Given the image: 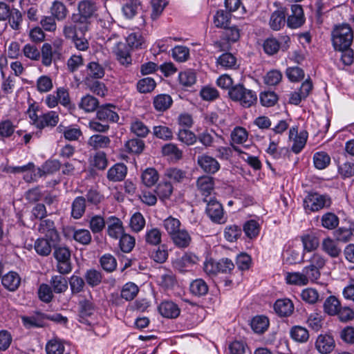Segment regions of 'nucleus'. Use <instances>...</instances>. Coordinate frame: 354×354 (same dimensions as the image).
Listing matches in <instances>:
<instances>
[{"label": "nucleus", "mask_w": 354, "mask_h": 354, "mask_svg": "<svg viewBox=\"0 0 354 354\" xmlns=\"http://www.w3.org/2000/svg\"><path fill=\"white\" fill-rule=\"evenodd\" d=\"M331 39L335 50L346 49L353 41V30L348 24L335 25L331 32Z\"/></svg>", "instance_id": "obj_1"}, {"label": "nucleus", "mask_w": 354, "mask_h": 354, "mask_svg": "<svg viewBox=\"0 0 354 354\" xmlns=\"http://www.w3.org/2000/svg\"><path fill=\"white\" fill-rule=\"evenodd\" d=\"M228 95L231 100L239 102L245 108H249L257 102L256 93L240 84L232 86L230 89Z\"/></svg>", "instance_id": "obj_2"}, {"label": "nucleus", "mask_w": 354, "mask_h": 354, "mask_svg": "<svg viewBox=\"0 0 354 354\" xmlns=\"http://www.w3.org/2000/svg\"><path fill=\"white\" fill-rule=\"evenodd\" d=\"M71 22L64 26L63 32L66 38L74 37L76 35H86L91 28V21L82 19L72 14Z\"/></svg>", "instance_id": "obj_3"}, {"label": "nucleus", "mask_w": 354, "mask_h": 354, "mask_svg": "<svg viewBox=\"0 0 354 354\" xmlns=\"http://www.w3.org/2000/svg\"><path fill=\"white\" fill-rule=\"evenodd\" d=\"M53 255L57 261V271L62 274L69 273L72 270L70 250L66 246L55 245Z\"/></svg>", "instance_id": "obj_4"}, {"label": "nucleus", "mask_w": 354, "mask_h": 354, "mask_svg": "<svg viewBox=\"0 0 354 354\" xmlns=\"http://www.w3.org/2000/svg\"><path fill=\"white\" fill-rule=\"evenodd\" d=\"M331 200L326 195L318 193H310L304 201V207L306 212H316L324 207H330Z\"/></svg>", "instance_id": "obj_5"}, {"label": "nucleus", "mask_w": 354, "mask_h": 354, "mask_svg": "<svg viewBox=\"0 0 354 354\" xmlns=\"http://www.w3.org/2000/svg\"><path fill=\"white\" fill-rule=\"evenodd\" d=\"M204 201L207 203L206 213L209 218L214 223H224V213L222 205L217 201L212 198L209 201L205 198Z\"/></svg>", "instance_id": "obj_6"}, {"label": "nucleus", "mask_w": 354, "mask_h": 354, "mask_svg": "<svg viewBox=\"0 0 354 354\" xmlns=\"http://www.w3.org/2000/svg\"><path fill=\"white\" fill-rule=\"evenodd\" d=\"M38 231L44 234L45 237L49 239L53 244L57 243L59 240V235L55 226L54 221L50 219L41 221Z\"/></svg>", "instance_id": "obj_7"}, {"label": "nucleus", "mask_w": 354, "mask_h": 354, "mask_svg": "<svg viewBox=\"0 0 354 354\" xmlns=\"http://www.w3.org/2000/svg\"><path fill=\"white\" fill-rule=\"evenodd\" d=\"M97 10V7L95 2L91 0H82L77 4V12L73 15L91 21Z\"/></svg>", "instance_id": "obj_8"}, {"label": "nucleus", "mask_w": 354, "mask_h": 354, "mask_svg": "<svg viewBox=\"0 0 354 354\" xmlns=\"http://www.w3.org/2000/svg\"><path fill=\"white\" fill-rule=\"evenodd\" d=\"M197 163L207 174H215L220 169L218 162L214 158L205 154L198 156Z\"/></svg>", "instance_id": "obj_9"}, {"label": "nucleus", "mask_w": 354, "mask_h": 354, "mask_svg": "<svg viewBox=\"0 0 354 354\" xmlns=\"http://www.w3.org/2000/svg\"><path fill=\"white\" fill-rule=\"evenodd\" d=\"M292 14L288 16L287 24L291 28H297L302 26L305 21L304 10L301 6L293 4L291 6Z\"/></svg>", "instance_id": "obj_10"}, {"label": "nucleus", "mask_w": 354, "mask_h": 354, "mask_svg": "<svg viewBox=\"0 0 354 354\" xmlns=\"http://www.w3.org/2000/svg\"><path fill=\"white\" fill-rule=\"evenodd\" d=\"M117 60L123 66H128L131 64L132 59L129 47L125 44L118 42L113 50Z\"/></svg>", "instance_id": "obj_11"}, {"label": "nucleus", "mask_w": 354, "mask_h": 354, "mask_svg": "<svg viewBox=\"0 0 354 354\" xmlns=\"http://www.w3.org/2000/svg\"><path fill=\"white\" fill-rule=\"evenodd\" d=\"M315 347L322 354L330 353L335 348V341L330 335H320L318 336Z\"/></svg>", "instance_id": "obj_12"}, {"label": "nucleus", "mask_w": 354, "mask_h": 354, "mask_svg": "<svg viewBox=\"0 0 354 354\" xmlns=\"http://www.w3.org/2000/svg\"><path fill=\"white\" fill-rule=\"evenodd\" d=\"M322 250L331 258H337L342 253V249L336 239L326 237L322 243Z\"/></svg>", "instance_id": "obj_13"}, {"label": "nucleus", "mask_w": 354, "mask_h": 354, "mask_svg": "<svg viewBox=\"0 0 354 354\" xmlns=\"http://www.w3.org/2000/svg\"><path fill=\"white\" fill-rule=\"evenodd\" d=\"M276 313L280 317H289L294 311V305L289 299H277L274 304Z\"/></svg>", "instance_id": "obj_14"}, {"label": "nucleus", "mask_w": 354, "mask_h": 354, "mask_svg": "<svg viewBox=\"0 0 354 354\" xmlns=\"http://www.w3.org/2000/svg\"><path fill=\"white\" fill-rule=\"evenodd\" d=\"M59 115L55 111H49L39 116L37 120V128L43 129L46 127H55L59 122Z\"/></svg>", "instance_id": "obj_15"}, {"label": "nucleus", "mask_w": 354, "mask_h": 354, "mask_svg": "<svg viewBox=\"0 0 354 354\" xmlns=\"http://www.w3.org/2000/svg\"><path fill=\"white\" fill-rule=\"evenodd\" d=\"M160 313L167 318H176L180 315V309L172 301H163L158 306Z\"/></svg>", "instance_id": "obj_16"}, {"label": "nucleus", "mask_w": 354, "mask_h": 354, "mask_svg": "<svg viewBox=\"0 0 354 354\" xmlns=\"http://www.w3.org/2000/svg\"><path fill=\"white\" fill-rule=\"evenodd\" d=\"M55 245L56 243L53 244L49 239L45 237L37 239L35 242L34 248L38 254L46 257L50 254L52 248H55Z\"/></svg>", "instance_id": "obj_17"}, {"label": "nucleus", "mask_w": 354, "mask_h": 354, "mask_svg": "<svg viewBox=\"0 0 354 354\" xmlns=\"http://www.w3.org/2000/svg\"><path fill=\"white\" fill-rule=\"evenodd\" d=\"M2 285L9 291H15L21 283V277L15 272H10L2 277Z\"/></svg>", "instance_id": "obj_18"}, {"label": "nucleus", "mask_w": 354, "mask_h": 354, "mask_svg": "<svg viewBox=\"0 0 354 354\" xmlns=\"http://www.w3.org/2000/svg\"><path fill=\"white\" fill-rule=\"evenodd\" d=\"M127 172V167L123 163H118L109 169L107 178L113 182L121 181L125 178Z\"/></svg>", "instance_id": "obj_19"}, {"label": "nucleus", "mask_w": 354, "mask_h": 354, "mask_svg": "<svg viewBox=\"0 0 354 354\" xmlns=\"http://www.w3.org/2000/svg\"><path fill=\"white\" fill-rule=\"evenodd\" d=\"M286 10L281 8L272 12L270 19V28L274 30H278L285 25Z\"/></svg>", "instance_id": "obj_20"}, {"label": "nucleus", "mask_w": 354, "mask_h": 354, "mask_svg": "<svg viewBox=\"0 0 354 354\" xmlns=\"http://www.w3.org/2000/svg\"><path fill=\"white\" fill-rule=\"evenodd\" d=\"M110 107H113V106L107 104L101 106L97 112V118L102 121L117 122L119 120V116Z\"/></svg>", "instance_id": "obj_21"}, {"label": "nucleus", "mask_w": 354, "mask_h": 354, "mask_svg": "<svg viewBox=\"0 0 354 354\" xmlns=\"http://www.w3.org/2000/svg\"><path fill=\"white\" fill-rule=\"evenodd\" d=\"M71 216L75 218H80L86 210V198L83 196H78L72 203Z\"/></svg>", "instance_id": "obj_22"}, {"label": "nucleus", "mask_w": 354, "mask_h": 354, "mask_svg": "<svg viewBox=\"0 0 354 354\" xmlns=\"http://www.w3.org/2000/svg\"><path fill=\"white\" fill-rule=\"evenodd\" d=\"M196 185L202 194L207 196L214 189L213 178L208 176H201L197 180Z\"/></svg>", "instance_id": "obj_23"}, {"label": "nucleus", "mask_w": 354, "mask_h": 354, "mask_svg": "<svg viewBox=\"0 0 354 354\" xmlns=\"http://www.w3.org/2000/svg\"><path fill=\"white\" fill-rule=\"evenodd\" d=\"M107 231L110 236L118 239L120 235L122 236L123 234L122 221L115 216L111 217L109 218Z\"/></svg>", "instance_id": "obj_24"}, {"label": "nucleus", "mask_w": 354, "mask_h": 354, "mask_svg": "<svg viewBox=\"0 0 354 354\" xmlns=\"http://www.w3.org/2000/svg\"><path fill=\"white\" fill-rule=\"evenodd\" d=\"M84 82L87 88L94 94L101 97L106 95L107 89L104 83L89 77H86Z\"/></svg>", "instance_id": "obj_25"}, {"label": "nucleus", "mask_w": 354, "mask_h": 354, "mask_svg": "<svg viewBox=\"0 0 354 354\" xmlns=\"http://www.w3.org/2000/svg\"><path fill=\"white\" fill-rule=\"evenodd\" d=\"M216 64L224 69H235L237 67L236 58L230 53L221 55L217 59Z\"/></svg>", "instance_id": "obj_26"}, {"label": "nucleus", "mask_w": 354, "mask_h": 354, "mask_svg": "<svg viewBox=\"0 0 354 354\" xmlns=\"http://www.w3.org/2000/svg\"><path fill=\"white\" fill-rule=\"evenodd\" d=\"M10 27L14 30H19L21 29L23 23V14L17 8H12L7 18Z\"/></svg>", "instance_id": "obj_27"}, {"label": "nucleus", "mask_w": 354, "mask_h": 354, "mask_svg": "<svg viewBox=\"0 0 354 354\" xmlns=\"http://www.w3.org/2000/svg\"><path fill=\"white\" fill-rule=\"evenodd\" d=\"M290 337L297 342L304 343L309 339L308 330L303 326H292L290 331Z\"/></svg>", "instance_id": "obj_28"}, {"label": "nucleus", "mask_w": 354, "mask_h": 354, "mask_svg": "<svg viewBox=\"0 0 354 354\" xmlns=\"http://www.w3.org/2000/svg\"><path fill=\"white\" fill-rule=\"evenodd\" d=\"M173 100L170 95L160 94L156 96L153 99V106L158 111H165L167 110L172 104Z\"/></svg>", "instance_id": "obj_29"}, {"label": "nucleus", "mask_w": 354, "mask_h": 354, "mask_svg": "<svg viewBox=\"0 0 354 354\" xmlns=\"http://www.w3.org/2000/svg\"><path fill=\"white\" fill-rule=\"evenodd\" d=\"M174 244L179 248L187 247L191 241V237L185 230H180L171 236Z\"/></svg>", "instance_id": "obj_30"}, {"label": "nucleus", "mask_w": 354, "mask_h": 354, "mask_svg": "<svg viewBox=\"0 0 354 354\" xmlns=\"http://www.w3.org/2000/svg\"><path fill=\"white\" fill-rule=\"evenodd\" d=\"M57 129L59 133H63L65 139L70 141L77 140L80 137L82 136L80 128L72 127H64L63 125L60 124Z\"/></svg>", "instance_id": "obj_31"}, {"label": "nucleus", "mask_w": 354, "mask_h": 354, "mask_svg": "<svg viewBox=\"0 0 354 354\" xmlns=\"http://www.w3.org/2000/svg\"><path fill=\"white\" fill-rule=\"evenodd\" d=\"M286 280L288 284L295 286H306L308 284L306 274L302 272H288Z\"/></svg>", "instance_id": "obj_32"}, {"label": "nucleus", "mask_w": 354, "mask_h": 354, "mask_svg": "<svg viewBox=\"0 0 354 354\" xmlns=\"http://www.w3.org/2000/svg\"><path fill=\"white\" fill-rule=\"evenodd\" d=\"M110 143V138L101 134L93 135L88 140V145L95 149L108 147Z\"/></svg>", "instance_id": "obj_33"}, {"label": "nucleus", "mask_w": 354, "mask_h": 354, "mask_svg": "<svg viewBox=\"0 0 354 354\" xmlns=\"http://www.w3.org/2000/svg\"><path fill=\"white\" fill-rule=\"evenodd\" d=\"M341 306L340 301L335 296L328 297L324 304V310L329 315H335Z\"/></svg>", "instance_id": "obj_34"}, {"label": "nucleus", "mask_w": 354, "mask_h": 354, "mask_svg": "<svg viewBox=\"0 0 354 354\" xmlns=\"http://www.w3.org/2000/svg\"><path fill=\"white\" fill-rule=\"evenodd\" d=\"M269 326V320L266 316H256L251 322V327L257 333H264Z\"/></svg>", "instance_id": "obj_35"}, {"label": "nucleus", "mask_w": 354, "mask_h": 354, "mask_svg": "<svg viewBox=\"0 0 354 354\" xmlns=\"http://www.w3.org/2000/svg\"><path fill=\"white\" fill-rule=\"evenodd\" d=\"M40 56H41V63L44 66H50L53 61H54V52L52 45L48 43L44 44L40 52Z\"/></svg>", "instance_id": "obj_36"}, {"label": "nucleus", "mask_w": 354, "mask_h": 354, "mask_svg": "<svg viewBox=\"0 0 354 354\" xmlns=\"http://www.w3.org/2000/svg\"><path fill=\"white\" fill-rule=\"evenodd\" d=\"M156 195L161 201L169 198L173 192V186L169 182L160 183L155 190Z\"/></svg>", "instance_id": "obj_37"}, {"label": "nucleus", "mask_w": 354, "mask_h": 354, "mask_svg": "<svg viewBox=\"0 0 354 354\" xmlns=\"http://www.w3.org/2000/svg\"><path fill=\"white\" fill-rule=\"evenodd\" d=\"M84 278L88 286L95 287L102 282V275L100 271L90 269L86 272Z\"/></svg>", "instance_id": "obj_38"}, {"label": "nucleus", "mask_w": 354, "mask_h": 354, "mask_svg": "<svg viewBox=\"0 0 354 354\" xmlns=\"http://www.w3.org/2000/svg\"><path fill=\"white\" fill-rule=\"evenodd\" d=\"M99 105L98 100L91 95L83 97L79 106L86 112L94 111Z\"/></svg>", "instance_id": "obj_39"}, {"label": "nucleus", "mask_w": 354, "mask_h": 354, "mask_svg": "<svg viewBox=\"0 0 354 354\" xmlns=\"http://www.w3.org/2000/svg\"><path fill=\"white\" fill-rule=\"evenodd\" d=\"M322 225L328 230H334L339 225V218L332 212L324 214L321 218Z\"/></svg>", "instance_id": "obj_40"}, {"label": "nucleus", "mask_w": 354, "mask_h": 354, "mask_svg": "<svg viewBox=\"0 0 354 354\" xmlns=\"http://www.w3.org/2000/svg\"><path fill=\"white\" fill-rule=\"evenodd\" d=\"M50 11L53 16L58 20H64L68 14V9L66 6L58 1H54L51 8Z\"/></svg>", "instance_id": "obj_41"}, {"label": "nucleus", "mask_w": 354, "mask_h": 354, "mask_svg": "<svg viewBox=\"0 0 354 354\" xmlns=\"http://www.w3.org/2000/svg\"><path fill=\"white\" fill-rule=\"evenodd\" d=\"M138 287L133 283H127L121 290V297L127 301L133 300L138 295Z\"/></svg>", "instance_id": "obj_42"}, {"label": "nucleus", "mask_w": 354, "mask_h": 354, "mask_svg": "<svg viewBox=\"0 0 354 354\" xmlns=\"http://www.w3.org/2000/svg\"><path fill=\"white\" fill-rule=\"evenodd\" d=\"M50 285L56 293H62L68 289V281L65 277L57 275L52 277Z\"/></svg>", "instance_id": "obj_43"}, {"label": "nucleus", "mask_w": 354, "mask_h": 354, "mask_svg": "<svg viewBox=\"0 0 354 354\" xmlns=\"http://www.w3.org/2000/svg\"><path fill=\"white\" fill-rule=\"evenodd\" d=\"M142 180L147 187H151L158 180V174L153 168H147L142 174Z\"/></svg>", "instance_id": "obj_44"}, {"label": "nucleus", "mask_w": 354, "mask_h": 354, "mask_svg": "<svg viewBox=\"0 0 354 354\" xmlns=\"http://www.w3.org/2000/svg\"><path fill=\"white\" fill-rule=\"evenodd\" d=\"M190 291L196 296H203L207 293L208 286L203 279H196L190 284Z\"/></svg>", "instance_id": "obj_45"}, {"label": "nucleus", "mask_w": 354, "mask_h": 354, "mask_svg": "<svg viewBox=\"0 0 354 354\" xmlns=\"http://www.w3.org/2000/svg\"><path fill=\"white\" fill-rule=\"evenodd\" d=\"M80 317L82 320L80 322H84L83 320H86V318L90 317L93 314L94 312V306L92 302L89 300L84 299L80 301Z\"/></svg>", "instance_id": "obj_46"}, {"label": "nucleus", "mask_w": 354, "mask_h": 354, "mask_svg": "<svg viewBox=\"0 0 354 354\" xmlns=\"http://www.w3.org/2000/svg\"><path fill=\"white\" fill-rule=\"evenodd\" d=\"M304 250L311 252L316 250L319 245V239L313 234H306L301 237Z\"/></svg>", "instance_id": "obj_47"}, {"label": "nucleus", "mask_w": 354, "mask_h": 354, "mask_svg": "<svg viewBox=\"0 0 354 354\" xmlns=\"http://www.w3.org/2000/svg\"><path fill=\"white\" fill-rule=\"evenodd\" d=\"M223 38L227 42H236L240 38V30L235 26L223 28Z\"/></svg>", "instance_id": "obj_48"}, {"label": "nucleus", "mask_w": 354, "mask_h": 354, "mask_svg": "<svg viewBox=\"0 0 354 354\" xmlns=\"http://www.w3.org/2000/svg\"><path fill=\"white\" fill-rule=\"evenodd\" d=\"M315 167L318 169L326 168L330 162V158L325 152H317L313 156Z\"/></svg>", "instance_id": "obj_49"}, {"label": "nucleus", "mask_w": 354, "mask_h": 354, "mask_svg": "<svg viewBox=\"0 0 354 354\" xmlns=\"http://www.w3.org/2000/svg\"><path fill=\"white\" fill-rule=\"evenodd\" d=\"M88 75L91 78L100 79L104 75V69L97 62H91L87 65Z\"/></svg>", "instance_id": "obj_50"}, {"label": "nucleus", "mask_w": 354, "mask_h": 354, "mask_svg": "<svg viewBox=\"0 0 354 354\" xmlns=\"http://www.w3.org/2000/svg\"><path fill=\"white\" fill-rule=\"evenodd\" d=\"M102 268L108 272L115 270L117 266L116 259L109 254L103 255L100 260Z\"/></svg>", "instance_id": "obj_51"}, {"label": "nucleus", "mask_w": 354, "mask_h": 354, "mask_svg": "<svg viewBox=\"0 0 354 354\" xmlns=\"http://www.w3.org/2000/svg\"><path fill=\"white\" fill-rule=\"evenodd\" d=\"M156 87V82L151 77H145L138 81L137 84V88L140 93H150Z\"/></svg>", "instance_id": "obj_52"}, {"label": "nucleus", "mask_w": 354, "mask_h": 354, "mask_svg": "<svg viewBox=\"0 0 354 354\" xmlns=\"http://www.w3.org/2000/svg\"><path fill=\"white\" fill-rule=\"evenodd\" d=\"M164 227L168 234L172 236L174 234L180 230V222L178 218L169 216L164 221Z\"/></svg>", "instance_id": "obj_53"}, {"label": "nucleus", "mask_w": 354, "mask_h": 354, "mask_svg": "<svg viewBox=\"0 0 354 354\" xmlns=\"http://www.w3.org/2000/svg\"><path fill=\"white\" fill-rule=\"evenodd\" d=\"M248 132L243 127H236L231 133L232 142L236 144H242L248 139Z\"/></svg>", "instance_id": "obj_54"}, {"label": "nucleus", "mask_w": 354, "mask_h": 354, "mask_svg": "<svg viewBox=\"0 0 354 354\" xmlns=\"http://www.w3.org/2000/svg\"><path fill=\"white\" fill-rule=\"evenodd\" d=\"M230 13L225 12L224 10H218L214 17V23L218 28H225L230 19Z\"/></svg>", "instance_id": "obj_55"}, {"label": "nucleus", "mask_w": 354, "mask_h": 354, "mask_svg": "<svg viewBox=\"0 0 354 354\" xmlns=\"http://www.w3.org/2000/svg\"><path fill=\"white\" fill-rule=\"evenodd\" d=\"M140 5L138 0H128L122 8V11L127 18L133 17Z\"/></svg>", "instance_id": "obj_56"}, {"label": "nucleus", "mask_w": 354, "mask_h": 354, "mask_svg": "<svg viewBox=\"0 0 354 354\" xmlns=\"http://www.w3.org/2000/svg\"><path fill=\"white\" fill-rule=\"evenodd\" d=\"M135 239L133 236L124 234L120 239V248L124 252H131L135 246Z\"/></svg>", "instance_id": "obj_57"}, {"label": "nucleus", "mask_w": 354, "mask_h": 354, "mask_svg": "<svg viewBox=\"0 0 354 354\" xmlns=\"http://www.w3.org/2000/svg\"><path fill=\"white\" fill-rule=\"evenodd\" d=\"M172 56L178 62H185L189 58V50L186 46H177L172 50Z\"/></svg>", "instance_id": "obj_58"}, {"label": "nucleus", "mask_w": 354, "mask_h": 354, "mask_svg": "<svg viewBox=\"0 0 354 354\" xmlns=\"http://www.w3.org/2000/svg\"><path fill=\"white\" fill-rule=\"evenodd\" d=\"M73 239L82 245H88L91 241V235L88 230L80 229L74 231Z\"/></svg>", "instance_id": "obj_59"}, {"label": "nucleus", "mask_w": 354, "mask_h": 354, "mask_svg": "<svg viewBox=\"0 0 354 354\" xmlns=\"http://www.w3.org/2000/svg\"><path fill=\"white\" fill-rule=\"evenodd\" d=\"M46 351L47 354H63L64 346L57 339H51L47 343Z\"/></svg>", "instance_id": "obj_60"}, {"label": "nucleus", "mask_w": 354, "mask_h": 354, "mask_svg": "<svg viewBox=\"0 0 354 354\" xmlns=\"http://www.w3.org/2000/svg\"><path fill=\"white\" fill-rule=\"evenodd\" d=\"M145 147L144 142L138 138H133L128 140L125 144L127 150L134 153H140L142 151Z\"/></svg>", "instance_id": "obj_61"}, {"label": "nucleus", "mask_w": 354, "mask_h": 354, "mask_svg": "<svg viewBox=\"0 0 354 354\" xmlns=\"http://www.w3.org/2000/svg\"><path fill=\"white\" fill-rule=\"evenodd\" d=\"M145 225V220L140 212L135 213L131 218L130 227L134 232H140Z\"/></svg>", "instance_id": "obj_62"}, {"label": "nucleus", "mask_w": 354, "mask_h": 354, "mask_svg": "<svg viewBox=\"0 0 354 354\" xmlns=\"http://www.w3.org/2000/svg\"><path fill=\"white\" fill-rule=\"evenodd\" d=\"M105 227V221L101 216H93L89 221V227L93 233H99L103 230Z\"/></svg>", "instance_id": "obj_63"}, {"label": "nucleus", "mask_w": 354, "mask_h": 354, "mask_svg": "<svg viewBox=\"0 0 354 354\" xmlns=\"http://www.w3.org/2000/svg\"><path fill=\"white\" fill-rule=\"evenodd\" d=\"M243 230L248 237L252 239L259 233V225L254 220H250L245 223Z\"/></svg>", "instance_id": "obj_64"}]
</instances>
